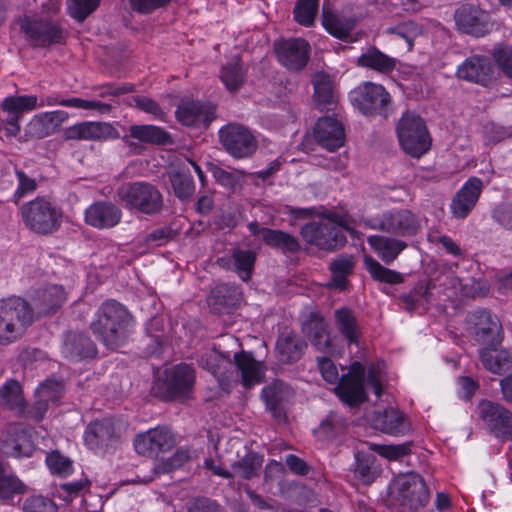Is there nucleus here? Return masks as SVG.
Segmentation results:
<instances>
[{
    "label": "nucleus",
    "mask_w": 512,
    "mask_h": 512,
    "mask_svg": "<svg viewBox=\"0 0 512 512\" xmlns=\"http://www.w3.org/2000/svg\"><path fill=\"white\" fill-rule=\"evenodd\" d=\"M66 111L56 110L34 116L28 124L29 133L35 138H43L55 132L68 119Z\"/></svg>",
    "instance_id": "35"
},
{
    "label": "nucleus",
    "mask_w": 512,
    "mask_h": 512,
    "mask_svg": "<svg viewBox=\"0 0 512 512\" xmlns=\"http://www.w3.org/2000/svg\"><path fill=\"white\" fill-rule=\"evenodd\" d=\"M364 384L365 367L360 362H354L349 372L340 378L336 393L345 404L358 406L367 400Z\"/></svg>",
    "instance_id": "18"
},
{
    "label": "nucleus",
    "mask_w": 512,
    "mask_h": 512,
    "mask_svg": "<svg viewBox=\"0 0 512 512\" xmlns=\"http://www.w3.org/2000/svg\"><path fill=\"white\" fill-rule=\"evenodd\" d=\"M133 101L137 108L144 111L145 113H149L159 119H163L165 116V112L159 106V104L151 98L146 96H135L133 97Z\"/></svg>",
    "instance_id": "64"
},
{
    "label": "nucleus",
    "mask_w": 512,
    "mask_h": 512,
    "mask_svg": "<svg viewBox=\"0 0 512 512\" xmlns=\"http://www.w3.org/2000/svg\"><path fill=\"white\" fill-rule=\"evenodd\" d=\"M64 385L62 381L49 379L40 384L36 390L38 400L34 404L37 414L41 417L47 411L49 403H57L63 393Z\"/></svg>",
    "instance_id": "42"
},
{
    "label": "nucleus",
    "mask_w": 512,
    "mask_h": 512,
    "mask_svg": "<svg viewBox=\"0 0 512 512\" xmlns=\"http://www.w3.org/2000/svg\"><path fill=\"white\" fill-rule=\"evenodd\" d=\"M493 56L502 72L512 79V47L499 45L495 47Z\"/></svg>",
    "instance_id": "62"
},
{
    "label": "nucleus",
    "mask_w": 512,
    "mask_h": 512,
    "mask_svg": "<svg viewBox=\"0 0 512 512\" xmlns=\"http://www.w3.org/2000/svg\"><path fill=\"white\" fill-rule=\"evenodd\" d=\"M85 223L96 229H111L122 219V210L110 201H96L85 210Z\"/></svg>",
    "instance_id": "24"
},
{
    "label": "nucleus",
    "mask_w": 512,
    "mask_h": 512,
    "mask_svg": "<svg viewBox=\"0 0 512 512\" xmlns=\"http://www.w3.org/2000/svg\"><path fill=\"white\" fill-rule=\"evenodd\" d=\"M173 191L176 197L181 201L191 198L195 191L193 178L190 174L175 172L170 176Z\"/></svg>",
    "instance_id": "54"
},
{
    "label": "nucleus",
    "mask_w": 512,
    "mask_h": 512,
    "mask_svg": "<svg viewBox=\"0 0 512 512\" xmlns=\"http://www.w3.org/2000/svg\"><path fill=\"white\" fill-rule=\"evenodd\" d=\"M66 300L64 288L60 285H49L35 292L30 304L35 315L41 316L54 312Z\"/></svg>",
    "instance_id": "31"
},
{
    "label": "nucleus",
    "mask_w": 512,
    "mask_h": 512,
    "mask_svg": "<svg viewBox=\"0 0 512 512\" xmlns=\"http://www.w3.org/2000/svg\"><path fill=\"white\" fill-rule=\"evenodd\" d=\"M322 22L325 29L331 35L342 40L349 37L355 26V21L353 19L334 14L326 8H323Z\"/></svg>",
    "instance_id": "43"
},
{
    "label": "nucleus",
    "mask_w": 512,
    "mask_h": 512,
    "mask_svg": "<svg viewBox=\"0 0 512 512\" xmlns=\"http://www.w3.org/2000/svg\"><path fill=\"white\" fill-rule=\"evenodd\" d=\"M364 265L368 273L376 281L388 284H399L404 280L401 273L384 267L371 256L364 257Z\"/></svg>",
    "instance_id": "51"
},
{
    "label": "nucleus",
    "mask_w": 512,
    "mask_h": 512,
    "mask_svg": "<svg viewBox=\"0 0 512 512\" xmlns=\"http://www.w3.org/2000/svg\"><path fill=\"white\" fill-rule=\"evenodd\" d=\"M20 214L24 225L38 235H51L58 231L63 218L61 209L44 197L24 203Z\"/></svg>",
    "instance_id": "4"
},
{
    "label": "nucleus",
    "mask_w": 512,
    "mask_h": 512,
    "mask_svg": "<svg viewBox=\"0 0 512 512\" xmlns=\"http://www.w3.org/2000/svg\"><path fill=\"white\" fill-rule=\"evenodd\" d=\"M386 33L397 35L404 39L407 43L408 50H411L414 40L422 34V26L414 21H406L394 27L387 28Z\"/></svg>",
    "instance_id": "56"
},
{
    "label": "nucleus",
    "mask_w": 512,
    "mask_h": 512,
    "mask_svg": "<svg viewBox=\"0 0 512 512\" xmlns=\"http://www.w3.org/2000/svg\"><path fill=\"white\" fill-rule=\"evenodd\" d=\"M347 425V421L335 412H331L323 419L315 431L326 438H332L342 432Z\"/></svg>",
    "instance_id": "58"
},
{
    "label": "nucleus",
    "mask_w": 512,
    "mask_h": 512,
    "mask_svg": "<svg viewBox=\"0 0 512 512\" xmlns=\"http://www.w3.org/2000/svg\"><path fill=\"white\" fill-rule=\"evenodd\" d=\"M434 288L435 284L432 282H418L413 290L402 297L406 309L412 311L431 302L433 300L432 289Z\"/></svg>",
    "instance_id": "50"
},
{
    "label": "nucleus",
    "mask_w": 512,
    "mask_h": 512,
    "mask_svg": "<svg viewBox=\"0 0 512 512\" xmlns=\"http://www.w3.org/2000/svg\"><path fill=\"white\" fill-rule=\"evenodd\" d=\"M0 398L10 409L21 407L23 397L20 384L16 380L7 381L0 388Z\"/></svg>",
    "instance_id": "59"
},
{
    "label": "nucleus",
    "mask_w": 512,
    "mask_h": 512,
    "mask_svg": "<svg viewBox=\"0 0 512 512\" xmlns=\"http://www.w3.org/2000/svg\"><path fill=\"white\" fill-rule=\"evenodd\" d=\"M492 65L487 57L474 55L467 58L457 70L460 79L485 85L491 77Z\"/></svg>",
    "instance_id": "32"
},
{
    "label": "nucleus",
    "mask_w": 512,
    "mask_h": 512,
    "mask_svg": "<svg viewBox=\"0 0 512 512\" xmlns=\"http://www.w3.org/2000/svg\"><path fill=\"white\" fill-rule=\"evenodd\" d=\"M367 242L387 265L391 264L408 246L403 240L383 235L369 236Z\"/></svg>",
    "instance_id": "36"
},
{
    "label": "nucleus",
    "mask_w": 512,
    "mask_h": 512,
    "mask_svg": "<svg viewBox=\"0 0 512 512\" xmlns=\"http://www.w3.org/2000/svg\"><path fill=\"white\" fill-rule=\"evenodd\" d=\"M246 72L235 57L221 68L220 78L229 91L238 90L244 83Z\"/></svg>",
    "instance_id": "49"
},
{
    "label": "nucleus",
    "mask_w": 512,
    "mask_h": 512,
    "mask_svg": "<svg viewBox=\"0 0 512 512\" xmlns=\"http://www.w3.org/2000/svg\"><path fill=\"white\" fill-rule=\"evenodd\" d=\"M33 323V310L21 297L0 301V343H11L20 338Z\"/></svg>",
    "instance_id": "3"
},
{
    "label": "nucleus",
    "mask_w": 512,
    "mask_h": 512,
    "mask_svg": "<svg viewBox=\"0 0 512 512\" xmlns=\"http://www.w3.org/2000/svg\"><path fill=\"white\" fill-rule=\"evenodd\" d=\"M232 362L229 355L216 350L206 352L201 356V366L209 371L218 381L223 390L228 391L231 383L241 377L246 388L257 384L261 380V364L256 361L250 352L241 351L234 354Z\"/></svg>",
    "instance_id": "1"
},
{
    "label": "nucleus",
    "mask_w": 512,
    "mask_h": 512,
    "mask_svg": "<svg viewBox=\"0 0 512 512\" xmlns=\"http://www.w3.org/2000/svg\"><path fill=\"white\" fill-rule=\"evenodd\" d=\"M293 394L291 387L279 380L263 388L262 397L266 407L278 422L286 420L285 404Z\"/></svg>",
    "instance_id": "29"
},
{
    "label": "nucleus",
    "mask_w": 512,
    "mask_h": 512,
    "mask_svg": "<svg viewBox=\"0 0 512 512\" xmlns=\"http://www.w3.org/2000/svg\"><path fill=\"white\" fill-rule=\"evenodd\" d=\"M413 446L412 441H407L401 444L374 445L373 450L390 461H400L411 454Z\"/></svg>",
    "instance_id": "55"
},
{
    "label": "nucleus",
    "mask_w": 512,
    "mask_h": 512,
    "mask_svg": "<svg viewBox=\"0 0 512 512\" xmlns=\"http://www.w3.org/2000/svg\"><path fill=\"white\" fill-rule=\"evenodd\" d=\"M355 266V259L352 255H340L334 259L329 266L332 275L330 286L344 289L347 277L352 274Z\"/></svg>",
    "instance_id": "44"
},
{
    "label": "nucleus",
    "mask_w": 512,
    "mask_h": 512,
    "mask_svg": "<svg viewBox=\"0 0 512 512\" xmlns=\"http://www.w3.org/2000/svg\"><path fill=\"white\" fill-rule=\"evenodd\" d=\"M100 1L101 0H68V13L78 22H82L96 10Z\"/></svg>",
    "instance_id": "57"
},
{
    "label": "nucleus",
    "mask_w": 512,
    "mask_h": 512,
    "mask_svg": "<svg viewBox=\"0 0 512 512\" xmlns=\"http://www.w3.org/2000/svg\"><path fill=\"white\" fill-rule=\"evenodd\" d=\"M248 229L253 236L260 237L265 245L284 254L300 250L297 238L285 231L261 227L257 221L250 222Z\"/></svg>",
    "instance_id": "23"
},
{
    "label": "nucleus",
    "mask_w": 512,
    "mask_h": 512,
    "mask_svg": "<svg viewBox=\"0 0 512 512\" xmlns=\"http://www.w3.org/2000/svg\"><path fill=\"white\" fill-rule=\"evenodd\" d=\"M54 106V105H62L66 107H73L77 109L83 110H97L101 114L109 113L112 109V106L108 103H104L101 101H90L84 100L81 98H69V99H60L58 96H46L42 97L41 101L37 102V107L43 106Z\"/></svg>",
    "instance_id": "41"
},
{
    "label": "nucleus",
    "mask_w": 512,
    "mask_h": 512,
    "mask_svg": "<svg viewBox=\"0 0 512 512\" xmlns=\"http://www.w3.org/2000/svg\"><path fill=\"white\" fill-rule=\"evenodd\" d=\"M373 423L376 429L393 436L404 435L410 429L404 415L393 408L375 412Z\"/></svg>",
    "instance_id": "34"
},
{
    "label": "nucleus",
    "mask_w": 512,
    "mask_h": 512,
    "mask_svg": "<svg viewBox=\"0 0 512 512\" xmlns=\"http://www.w3.org/2000/svg\"><path fill=\"white\" fill-rule=\"evenodd\" d=\"M355 474L363 484H371L380 474L376 457L373 454L357 453Z\"/></svg>",
    "instance_id": "47"
},
{
    "label": "nucleus",
    "mask_w": 512,
    "mask_h": 512,
    "mask_svg": "<svg viewBox=\"0 0 512 512\" xmlns=\"http://www.w3.org/2000/svg\"><path fill=\"white\" fill-rule=\"evenodd\" d=\"M353 106L364 115H389L391 98L382 85L365 82L350 93Z\"/></svg>",
    "instance_id": "10"
},
{
    "label": "nucleus",
    "mask_w": 512,
    "mask_h": 512,
    "mask_svg": "<svg viewBox=\"0 0 512 512\" xmlns=\"http://www.w3.org/2000/svg\"><path fill=\"white\" fill-rule=\"evenodd\" d=\"M454 19L460 31L476 37L486 35L494 27L489 13L474 5L460 6L454 13Z\"/></svg>",
    "instance_id": "19"
},
{
    "label": "nucleus",
    "mask_w": 512,
    "mask_h": 512,
    "mask_svg": "<svg viewBox=\"0 0 512 512\" xmlns=\"http://www.w3.org/2000/svg\"><path fill=\"white\" fill-rule=\"evenodd\" d=\"M396 130L400 145L407 154L420 157L429 150L431 139L426 124L416 113H404Z\"/></svg>",
    "instance_id": "8"
},
{
    "label": "nucleus",
    "mask_w": 512,
    "mask_h": 512,
    "mask_svg": "<svg viewBox=\"0 0 512 512\" xmlns=\"http://www.w3.org/2000/svg\"><path fill=\"white\" fill-rule=\"evenodd\" d=\"M314 100L318 106L329 108L334 103V93L331 78L325 72H317L312 79Z\"/></svg>",
    "instance_id": "45"
},
{
    "label": "nucleus",
    "mask_w": 512,
    "mask_h": 512,
    "mask_svg": "<svg viewBox=\"0 0 512 512\" xmlns=\"http://www.w3.org/2000/svg\"><path fill=\"white\" fill-rule=\"evenodd\" d=\"M302 331L319 351L327 352L330 349L327 324L319 315L312 313L303 323Z\"/></svg>",
    "instance_id": "38"
},
{
    "label": "nucleus",
    "mask_w": 512,
    "mask_h": 512,
    "mask_svg": "<svg viewBox=\"0 0 512 512\" xmlns=\"http://www.w3.org/2000/svg\"><path fill=\"white\" fill-rule=\"evenodd\" d=\"M492 217L503 229L512 232V201L496 207Z\"/></svg>",
    "instance_id": "63"
},
{
    "label": "nucleus",
    "mask_w": 512,
    "mask_h": 512,
    "mask_svg": "<svg viewBox=\"0 0 512 512\" xmlns=\"http://www.w3.org/2000/svg\"><path fill=\"white\" fill-rule=\"evenodd\" d=\"M350 230L342 222L331 218L312 221L301 229L303 239L321 250L333 251L346 243L345 231Z\"/></svg>",
    "instance_id": "9"
},
{
    "label": "nucleus",
    "mask_w": 512,
    "mask_h": 512,
    "mask_svg": "<svg viewBox=\"0 0 512 512\" xmlns=\"http://www.w3.org/2000/svg\"><path fill=\"white\" fill-rule=\"evenodd\" d=\"M334 318L337 330L348 344L358 345L361 337V328L353 312L343 307L335 310Z\"/></svg>",
    "instance_id": "39"
},
{
    "label": "nucleus",
    "mask_w": 512,
    "mask_h": 512,
    "mask_svg": "<svg viewBox=\"0 0 512 512\" xmlns=\"http://www.w3.org/2000/svg\"><path fill=\"white\" fill-rule=\"evenodd\" d=\"M0 107V125L6 136L13 137L20 132L19 121L23 113L37 108V96H10L3 100Z\"/></svg>",
    "instance_id": "14"
},
{
    "label": "nucleus",
    "mask_w": 512,
    "mask_h": 512,
    "mask_svg": "<svg viewBox=\"0 0 512 512\" xmlns=\"http://www.w3.org/2000/svg\"><path fill=\"white\" fill-rule=\"evenodd\" d=\"M390 496L403 512H418L429 500L425 481L415 472L399 474L390 486Z\"/></svg>",
    "instance_id": "5"
},
{
    "label": "nucleus",
    "mask_w": 512,
    "mask_h": 512,
    "mask_svg": "<svg viewBox=\"0 0 512 512\" xmlns=\"http://www.w3.org/2000/svg\"><path fill=\"white\" fill-rule=\"evenodd\" d=\"M133 140L140 143L167 146L174 143L171 134L165 129L148 124L131 125L128 128V133L122 137V141L136 154L142 151V146Z\"/></svg>",
    "instance_id": "21"
},
{
    "label": "nucleus",
    "mask_w": 512,
    "mask_h": 512,
    "mask_svg": "<svg viewBox=\"0 0 512 512\" xmlns=\"http://www.w3.org/2000/svg\"><path fill=\"white\" fill-rule=\"evenodd\" d=\"M263 462L264 456L262 454L249 450L243 457L232 463L231 473L233 478L239 477L243 480H251L259 477Z\"/></svg>",
    "instance_id": "40"
},
{
    "label": "nucleus",
    "mask_w": 512,
    "mask_h": 512,
    "mask_svg": "<svg viewBox=\"0 0 512 512\" xmlns=\"http://www.w3.org/2000/svg\"><path fill=\"white\" fill-rule=\"evenodd\" d=\"M21 30L27 40L36 47L60 44L65 38L63 28L51 20L26 17L21 23Z\"/></svg>",
    "instance_id": "17"
},
{
    "label": "nucleus",
    "mask_w": 512,
    "mask_h": 512,
    "mask_svg": "<svg viewBox=\"0 0 512 512\" xmlns=\"http://www.w3.org/2000/svg\"><path fill=\"white\" fill-rule=\"evenodd\" d=\"M479 358L489 372L502 375L512 371V353L498 346L483 347L479 350Z\"/></svg>",
    "instance_id": "33"
},
{
    "label": "nucleus",
    "mask_w": 512,
    "mask_h": 512,
    "mask_svg": "<svg viewBox=\"0 0 512 512\" xmlns=\"http://www.w3.org/2000/svg\"><path fill=\"white\" fill-rule=\"evenodd\" d=\"M319 1L297 0L293 11L295 21L305 27L312 26L318 13Z\"/></svg>",
    "instance_id": "53"
},
{
    "label": "nucleus",
    "mask_w": 512,
    "mask_h": 512,
    "mask_svg": "<svg viewBox=\"0 0 512 512\" xmlns=\"http://www.w3.org/2000/svg\"><path fill=\"white\" fill-rule=\"evenodd\" d=\"M46 463L53 474L67 476L73 470L72 461L59 451H53L46 457Z\"/></svg>",
    "instance_id": "60"
},
{
    "label": "nucleus",
    "mask_w": 512,
    "mask_h": 512,
    "mask_svg": "<svg viewBox=\"0 0 512 512\" xmlns=\"http://www.w3.org/2000/svg\"><path fill=\"white\" fill-rule=\"evenodd\" d=\"M61 352L69 361L79 362L94 358L97 347L86 334L69 331L64 335Z\"/></svg>",
    "instance_id": "27"
},
{
    "label": "nucleus",
    "mask_w": 512,
    "mask_h": 512,
    "mask_svg": "<svg viewBox=\"0 0 512 512\" xmlns=\"http://www.w3.org/2000/svg\"><path fill=\"white\" fill-rule=\"evenodd\" d=\"M473 325L472 334L476 342L484 347L499 346L503 341V329L496 315L486 309H477L469 314Z\"/></svg>",
    "instance_id": "16"
},
{
    "label": "nucleus",
    "mask_w": 512,
    "mask_h": 512,
    "mask_svg": "<svg viewBox=\"0 0 512 512\" xmlns=\"http://www.w3.org/2000/svg\"><path fill=\"white\" fill-rule=\"evenodd\" d=\"M174 445V438L166 427H157L136 435L134 447L138 454L153 456L167 451Z\"/></svg>",
    "instance_id": "22"
},
{
    "label": "nucleus",
    "mask_w": 512,
    "mask_h": 512,
    "mask_svg": "<svg viewBox=\"0 0 512 512\" xmlns=\"http://www.w3.org/2000/svg\"><path fill=\"white\" fill-rule=\"evenodd\" d=\"M177 120L185 126L205 128L215 119V107L210 103L187 101L180 104L175 112Z\"/></svg>",
    "instance_id": "26"
},
{
    "label": "nucleus",
    "mask_w": 512,
    "mask_h": 512,
    "mask_svg": "<svg viewBox=\"0 0 512 512\" xmlns=\"http://www.w3.org/2000/svg\"><path fill=\"white\" fill-rule=\"evenodd\" d=\"M306 343L293 331L280 334L276 342L278 358L282 363L298 361L306 348Z\"/></svg>",
    "instance_id": "37"
},
{
    "label": "nucleus",
    "mask_w": 512,
    "mask_h": 512,
    "mask_svg": "<svg viewBox=\"0 0 512 512\" xmlns=\"http://www.w3.org/2000/svg\"><path fill=\"white\" fill-rule=\"evenodd\" d=\"M210 300L214 305L232 308L239 304L241 293L234 285L221 284L212 290Z\"/></svg>",
    "instance_id": "52"
},
{
    "label": "nucleus",
    "mask_w": 512,
    "mask_h": 512,
    "mask_svg": "<svg viewBox=\"0 0 512 512\" xmlns=\"http://www.w3.org/2000/svg\"><path fill=\"white\" fill-rule=\"evenodd\" d=\"M483 189V182L477 177L469 178L452 199L450 209L457 219L466 218L475 207Z\"/></svg>",
    "instance_id": "25"
},
{
    "label": "nucleus",
    "mask_w": 512,
    "mask_h": 512,
    "mask_svg": "<svg viewBox=\"0 0 512 512\" xmlns=\"http://www.w3.org/2000/svg\"><path fill=\"white\" fill-rule=\"evenodd\" d=\"M231 261L238 276L245 282L250 280L256 262V253L252 250L235 248L231 252Z\"/></svg>",
    "instance_id": "46"
},
{
    "label": "nucleus",
    "mask_w": 512,
    "mask_h": 512,
    "mask_svg": "<svg viewBox=\"0 0 512 512\" xmlns=\"http://www.w3.org/2000/svg\"><path fill=\"white\" fill-rule=\"evenodd\" d=\"M374 221L375 228L395 237H413L421 229L419 217L408 209L385 211Z\"/></svg>",
    "instance_id": "12"
},
{
    "label": "nucleus",
    "mask_w": 512,
    "mask_h": 512,
    "mask_svg": "<svg viewBox=\"0 0 512 512\" xmlns=\"http://www.w3.org/2000/svg\"><path fill=\"white\" fill-rule=\"evenodd\" d=\"M122 425L111 418L95 420L84 431V442L92 450L108 451L120 442Z\"/></svg>",
    "instance_id": "13"
},
{
    "label": "nucleus",
    "mask_w": 512,
    "mask_h": 512,
    "mask_svg": "<svg viewBox=\"0 0 512 512\" xmlns=\"http://www.w3.org/2000/svg\"><path fill=\"white\" fill-rule=\"evenodd\" d=\"M358 63L361 66L371 68L378 72L388 73L394 69L396 61L394 58L387 56L378 49L372 48L359 57Z\"/></svg>",
    "instance_id": "48"
},
{
    "label": "nucleus",
    "mask_w": 512,
    "mask_h": 512,
    "mask_svg": "<svg viewBox=\"0 0 512 512\" xmlns=\"http://www.w3.org/2000/svg\"><path fill=\"white\" fill-rule=\"evenodd\" d=\"M314 136L318 144L329 151L340 148L345 141L343 125L332 117H323L318 120L314 128Z\"/></svg>",
    "instance_id": "30"
},
{
    "label": "nucleus",
    "mask_w": 512,
    "mask_h": 512,
    "mask_svg": "<svg viewBox=\"0 0 512 512\" xmlns=\"http://www.w3.org/2000/svg\"><path fill=\"white\" fill-rule=\"evenodd\" d=\"M274 50L278 61L291 71L302 70L309 60L310 45L301 38L276 41Z\"/></svg>",
    "instance_id": "20"
},
{
    "label": "nucleus",
    "mask_w": 512,
    "mask_h": 512,
    "mask_svg": "<svg viewBox=\"0 0 512 512\" xmlns=\"http://www.w3.org/2000/svg\"><path fill=\"white\" fill-rule=\"evenodd\" d=\"M118 199L129 209L145 215H155L162 211L164 200L159 189L148 182H133L122 185L117 190Z\"/></svg>",
    "instance_id": "6"
},
{
    "label": "nucleus",
    "mask_w": 512,
    "mask_h": 512,
    "mask_svg": "<svg viewBox=\"0 0 512 512\" xmlns=\"http://www.w3.org/2000/svg\"><path fill=\"white\" fill-rule=\"evenodd\" d=\"M57 505L49 498L33 496L26 499L23 512H57Z\"/></svg>",
    "instance_id": "61"
},
{
    "label": "nucleus",
    "mask_w": 512,
    "mask_h": 512,
    "mask_svg": "<svg viewBox=\"0 0 512 512\" xmlns=\"http://www.w3.org/2000/svg\"><path fill=\"white\" fill-rule=\"evenodd\" d=\"M219 141L224 150L235 159L252 156L257 149V140L244 125L228 123L219 130Z\"/></svg>",
    "instance_id": "11"
},
{
    "label": "nucleus",
    "mask_w": 512,
    "mask_h": 512,
    "mask_svg": "<svg viewBox=\"0 0 512 512\" xmlns=\"http://www.w3.org/2000/svg\"><path fill=\"white\" fill-rule=\"evenodd\" d=\"M131 322L132 316L123 305L108 300L100 306L90 328L108 349L115 350L124 344Z\"/></svg>",
    "instance_id": "2"
},
{
    "label": "nucleus",
    "mask_w": 512,
    "mask_h": 512,
    "mask_svg": "<svg viewBox=\"0 0 512 512\" xmlns=\"http://www.w3.org/2000/svg\"><path fill=\"white\" fill-rule=\"evenodd\" d=\"M67 140L116 139L118 131L109 123L86 121L68 127L64 132Z\"/></svg>",
    "instance_id": "28"
},
{
    "label": "nucleus",
    "mask_w": 512,
    "mask_h": 512,
    "mask_svg": "<svg viewBox=\"0 0 512 512\" xmlns=\"http://www.w3.org/2000/svg\"><path fill=\"white\" fill-rule=\"evenodd\" d=\"M195 382L194 369L185 363L167 369L154 386L155 395L164 401L189 398Z\"/></svg>",
    "instance_id": "7"
},
{
    "label": "nucleus",
    "mask_w": 512,
    "mask_h": 512,
    "mask_svg": "<svg viewBox=\"0 0 512 512\" xmlns=\"http://www.w3.org/2000/svg\"><path fill=\"white\" fill-rule=\"evenodd\" d=\"M479 416L497 438L503 441L512 440V412L502 404L490 400H482L478 404Z\"/></svg>",
    "instance_id": "15"
}]
</instances>
